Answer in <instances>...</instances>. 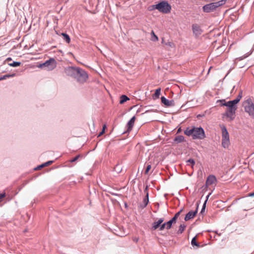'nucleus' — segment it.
Wrapping results in <instances>:
<instances>
[{
	"label": "nucleus",
	"instance_id": "f257e3e1",
	"mask_svg": "<svg viewBox=\"0 0 254 254\" xmlns=\"http://www.w3.org/2000/svg\"><path fill=\"white\" fill-rule=\"evenodd\" d=\"M184 132L188 136H191L193 139H203L205 137L204 131L202 127H188Z\"/></svg>",
	"mask_w": 254,
	"mask_h": 254
},
{
	"label": "nucleus",
	"instance_id": "f03ea898",
	"mask_svg": "<svg viewBox=\"0 0 254 254\" xmlns=\"http://www.w3.org/2000/svg\"><path fill=\"white\" fill-rule=\"evenodd\" d=\"M150 10L157 9L159 12L163 13H169L171 10V5L166 1H162L158 4L151 6Z\"/></svg>",
	"mask_w": 254,
	"mask_h": 254
},
{
	"label": "nucleus",
	"instance_id": "7ed1b4c3",
	"mask_svg": "<svg viewBox=\"0 0 254 254\" xmlns=\"http://www.w3.org/2000/svg\"><path fill=\"white\" fill-rule=\"evenodd\" d=\"M243 105L245 112L248 113L251 117L254 118V104L252 100L248 99L245 101Z\"/></svg>",
	"mask_w": 254,
	"mask_h": 254
},
{
	"label": "nucleus",
	"instance_id": "20e7f679",
	"mask_svg": "<svg viewBox=\"0 0 254 254\" xmlns=\"http://www.w3.org/2000/svg\"><path fill=\"white\" fill-rule=\"evenodd\" d=\"M226 0H221L215 2L210 3L209 4L205 5L203 7V9L204 11L206 12H210L213 11L216 8L224 4Z\"/></svg>",
	"mask_w": 254,
	"mask_h": 254
},
{
	"label": "nucleus",
	"instance_id": "39448f33",
	"mask_svg": "<svg viewBox=\"0 0 254 254\" xmlns=\"http://www.w3.org/2000/svg\"><path fill=\"white\" fill-rule=\"evenodd\" d=\"M222 129V145L223 147L227 148L230 145L229 133L224 126H221Z\"/></svg>",
	"mask_w": 254,
	"mask_h": 254
},
{
	"label": "nucleus",
	"instance_id": "423d86ee",
	"mask_svg": "<svg viewBox=\"0 0 254 254\" xmlns=\"http://www.w3.org/2000/svg\"><path fill=\"white\" fill-rule=\"evenodd\" d=\"M57 66V62L53 58H51L44 63L41 64L40 67H45L48 70H52L54 69Z\"/></svg>",
	"mask_w": 254,
	"mask_h": 254
},
{
	"label": "nucleus",
	"instance_id": "0eeeda50",
	"mask_svg": "<svg viewBox=\"0 0 254 254\" xmlns=\"http://www.w3.org/2000/svg\"><path fill=\"white\" fill-rule=\"evenodd\" d=\"M77 71L78 72L75 78H76L77 81L80 82H85L88 78L87 73L84 70L80 68H78Z\"/></svg>",
	"mask_w": 254,
	"mask_h": 254
},
{
	"label": "nucleus",
	"instance_id": "6e6552de",
	"mask_svg": "<svg viewBox=\"0 0 254 254\" xmlns=\"http://www.w3.org/2000/svg\"><path fill=\"white\" fill-rule=\"evenodd\" d=\"M237 109V107L227 108L225 115L229 119V121H231L234 120Z\"/></svg>",
	"mask_w": 254,
	"mask_h": 254
},
{
	"label": "nucleus",
	"instance_id": "1a4fd4ad",
	"mask_svg": "<svg viewBox=\"0 0 254 254\" xmlns=\"http://www.w3.org/2000/svg\"><path fill=\"white\" fill-rule=\"evenodd\" d=\"M78 68L74 67L68 66L65 68L64 72L66 75L75 78L78 72Z\"/></svg>",
	"mask_w": 254,
	"mask_h": 254
},
{
	"label": "nucleus",
	"instance_id": "9d476101",
	"mask_svg": "<svg viewBox=\"0 0 254 254\" xmlns=\"http://www.w3.org/2000/svg\"><path fill=\"white\" fill-rule=\"evenodd\" d=\"M219 101L221 102H224V103L222 104V106H227L228 108L237 107L236 105L237 104V101H235V100L228 102H225V100H219Z\"/></svg>",
	"mask_w": 254,
	"mask_h": 254
},
{
	"label": "nucleus",
	"instance_id": "9b49d317",
	"mask_svg": "<svg viewBox=\"0 0 254 254\" xmlns=\"http://www.w3.org/2000/svg\"><path fill=\"white\" fill-rule=\"evenodd\" d=\"M192 29L193 33L196 36L200 35L202 33V30L200 28V26L196 24H194L192 25Z\"/></svg>",
	"mask_w": 254,
	"mask_h": 254
},
{
	"label": "nucleus",
	"instance_id": "f8f14e48",
	"mask_svg": "<svg viewBox=\"0 0 254 254\" xmlns=\"http://www.w3.org/2000/svg\"><path fill=\"white\" fill-rule=\"evenodd\" d=\"M216 182V177L214 175H209L206 181V186L209 187Z\"/></svg>",
	"mask_w": 254,
	"mask_h": 254
},
{
	"label": "nucleus",
	"instance_id": "ddd939ff",
	"mask_svg": "<svg viewBox=\"0 0 254 254\" xmlns=\"http://www.w3.org/2000/svg\"><path fill=\"white\" fill-rule=\"evenodd\" d=\"M161 102L166 107H171L174 106V101L173 100H169L167 99L164 97H162L161 98Z\"/></svg>",
	"mask_w": 254,
	"mask_h": 254
},
{
	"label": "nucleus",
	"instance_id": "4468645a",
	"mask_svg": "<svg viewBox=\"0 0 254 254\" xmlns=\"http://www.w3.org/2000/svg\"><path fill=\"white\" fill-rule=\"evenodd\" d=\"M197 210L194 211H190L186 215L185 217V220L186 221H188L192 218H193L197 213Z\"/></svg>",
	"mask_w": 254,
	"mask_h": 254
},
{
	"label": "nucleus",
	"instance_id": "2eb2a0df",
	"mask_svg": "<svg viewBox=\"0 0 254 254\" xmlns=\"http://www.w3.org/2000/svg\"><path fill=\"white\" fill-rule=\"evenodd\" d=\"M164 220V218H160L157 221L154 222L152 224V229L153 230H156L157 228L159 227V226L162 223Z\"/></svg>",
	"mask_w": 254,
	"mask_h": 254
},
{
	"label": "nucleus",
	"instance_id": "dca6fc26",
	"mask_svg": "<svg viewBox=\"0 0 254 254\" xmlns=\"http://www.w3.org/2000/svg\"><path fill=\"white\" fill-rule=\"evenodd\" d=\"M135 120V117H133L127 123V130L130 131L132 129Z\"/></svg>",
	"mask_w": 254,
	"mask_h": 254
},
{
	"label": "nucleus",
	"instance_id": "f3484780",
	"mask_svg": "<svg viewBox=\"0 0 254 254\" xmlns=\"http://www.w3.org/2000/svg\"><path fill=\"white\" fill-rule=\"evenodd\" d=\"M165 48L168 50H171V49L175 48V45L174 43L168 41L165 43Z\"/></svg>",
	"mask_w": 254,
	"mask_h": 254
},
{
	"label": "nucleus",
	"instance_id": "a211bd4d",
	"mask_svg": "<svg viewBox=\"0 0 254 254\" xmlns=\"http://www.w3.org/2000/svg\"><path fill=\"white\" fill-rule=\"evenodd\" d=\"M176 222V221H175V219L172 218L170 221L165 223V225H166V229H170L171 228L172 224L173 223H175Z\"/></svg>",
	"mask_w": 254,
	"mask_h": 254
},
{
	"label": "nucleus",
	"instance_id": "6ab92c4d",
	"mask_svg": "<svg viewBox=\"0 0 254 254\" xmlns=\"http://www.w3.org/2000/svg\"><path fill=\"white\" fill-rule=\"evenodd\" d=\"M161 93V88H159L155 90V93L153 95V98H158Z\"/></svg>",
	"mask_w": 254,
	"mask_h": 254
},
{
	"label": "nucleus",
	"instance_id": "aec40b11",
	"mask_svg": "<svg viewBox=\"0 0 254 254\" xmlns=\"http://www.w3.org/2000/svg\"><path fill=\"white\" fill-rule=\"evenodd\" d=\"M128 100H129V98L126 95H123L120 97V103L123 104L125 102H126Z\"/></svg>",
	"mask_w": 254,
	"mask_h": 254
},
{
	"label": "nucleus",
	"instance_id": "412c9836",
	"mask_svg": "<svg viewBox=\"0 0 254 254\" xmlns=\"http://www.w3.org/2000/svg\"><path fill=\"white\" fill-rule=\"evenodd\" d=\"M187 165L190 166L191 168H193V166L195 165V161L192 159H190L188 160L187 161Z\"/></svg>",
	"mask_w": 254,
	"mask_h": 254
},
{
	"label": "nucleus",
	"instance_id": "4be33fe9",
	"mask_svg": "<svg viewBox=\"0 0 254 254\" xmlns=\"http://www.w3.org/2000/svg\"><path fill=\"white\" fill-rule=\"evenodd\" d=\"M184 137L182 135H178L176 136L175 138V141L177 142L178 143L182 142L184 141Z\"/></svg>",
	"mask_w": 254,
	"mask_h": 254
},
{
	"label": "nucleus",
	"instance_id": "5701e85b",
	"mask_svg": "<svg viewBox=\"0 0 254 254\" xmlns=\"http://www.w3.org/2000/svg\"><path fill=\"white\" fill-rule=\"evenodd\" d=\"M186 227V226L184 224H181L179 226V228L178 231V233L182 234L184 231Z\"/></svg>",
	"mask_w": 254,
	"mask_h": 254
},
{
	"label": "nucleus",
	"instance_id": "b1692460",
	"mask_svg": "<svg viewBox=\"0 0 254 254\" xmlns=\"http://www.w3.org/2000/svg\"><path fill=\"white\" fill-rule=\"evenodd\" d=\"M15 76V73H13L11 74H6L0 78V81L2 80L6 79V78H9V77H12Z\"/></svg>",
	"mask_w": 254,
	"mask_h": 254
},
{
	"label": "nucleus",
	"instance_id": "393cba45",
	"mask_svg": "<svg viewBox=\"0 0 254 254\" xmlns=\"http://www.w3.org/2000/svg\"><path fill=\"white\" fill-rule=\"evenodd\" d=\"M191 244L192 246H195L197 248L199 247L200 246L198 243L196 242V236L194 237L191 240Z\"/></svg>",
	"mask_w": 254,
	"mask_h": 254
},
{
	"label": "nucleus",
	"instance_id": "a878e982",
	"mask_svg": "<svg viewBox=\"0 0 254 254\" xmlns=\"http://www.w3.org/2000/svg\"><path fill=\"white\" fill-rule=\"evenodd\" d=\"M62 35L64 36V40L67 43H69L70 41V37L69 36L65 34V33H63L62 34Z\"/></svg>",
	"mask_w": 254,
	"mask_h": 254
},
{
	"label": "nucleus",
	"instance_id": "bb28decb",
	"mask_svg": "<svg viewBox=\"0 0 254 254\" xmlns=\"http://www.w3.org/2000/svg\"><path fill=\"white\" fill-rule=\"evenodd\" d=\"M149 200H148V193L146 194L145 197L144 198L143 202L144 204V207H146L148 203Z\"/></svg>",
	"mask_w": 254,
	"mask_h": 254
},
{
	"label": "nucleus",
	"instance_id": "cd10ccee",
	"mask_svg": "<svg viewBox=\"0 0 254 254\" xmlns=\"http://www.w3.org/2000/svg\"><path fill=\"white\" fill-rule=\"evenodd\" d=\"M250 55V54H248V55H245L242 57H239V58H236L235 59V63H237L239 61H240L244 59H245L246 58H247V57H248Z\"/></svg>",
	"mask_w": 254,
	"mask_h": 254
},
{
	"label": "nucleus",
	"instance_id": "c85d7f7f",
	"mask_svg": "<svg viewBox=\"0 0 254 254\" xmlns=\"http://www.w3.org/2000/svg\"><path fill=\"white\" fill-rule=\"evenodd\" d=\"M20 64H21V63L20 62H13L12 63L8 64V65L11 66L16 67V66H19L20 65Z\"/></svg>",
	"mask_w": 254,
	"mask_h": 254
},
{
	"label": "nucleus",
	"instance_id": "c756f323",
	"mask_svg": "<svg viewBox=\"0 0 254 254\" xmlns=\"http://www.w3.org/2000/svg\"><path fill=\"white\" fill-rule=\"evenodd\" d=\"M53 163V161H49L48 162H47L43 164L41 166H40L39 168H43L44 167L48 166L50 165L51 164H52Z\"/></svg>",
	"mask_w": 254,
	"mask_h": 254
},
{
	"label": "nucleus",
	"instance_id": "7c9ffc66",
	"mask_svg": "<svg viewBox=\"0 0 254 254\" xmlns=\"http://www.w3.org/2000/svg\"><path fill=\"white\" fill-rule=\"evenodd\" d=\"M242 95H243V92L242 90H241L239 92L238 97H237V98L236 99H235V101H237V103L240 101V100L242 98Z\"/></svg>",
	"mask_w": 254,
	"mask_h": 254
},
{
	"label": "nucleus",
	"instance_id": "2f4dec72",
	"mask_svg": "<svg viewBox=\"0 0 254 254\" xmlns=\"http://www.w3.org/2000/svg\"><path fill=\"white\" fill-rule=\"evenodd\" d=\"M151 35H152V40L153 41H157L158 40V37L155 34L154 31H152Z\"/></svg>",
	"mask_w": 254,
	"mask_h": 254
},
{
	"label": "nucleus",
	"instance_id": "473e14b6",
	"mask_svg": "<svg viewBox=\"0 0 254 254\" xmlns=\"http://www.w3.org/2000/svg\"><path fill=\"white\" fill-rule=\"evenodd\" d=\"M182 211V210H181L180 211H179V212H178L175 215V216L172 218L173 219H175V221H177V218H178V217L180 216L181 212Z\"/></svg>",
	"mask_w": 254,
	"mask_h": 254
},
{
	"label": "nucleus",
	"instance_id": "72a5a7b5",
	"mask_svg": "<svg viewBox=\"0 0 254 254\" xmlns=\"http://www.w3.org/2000/svg\"><path fill=\"white\" fill-rule=\"evenodd\" d=\"M151 165H148L146 167V168L145 169V173L146 174H148V173L149 172V171H150V170L151 169Z\"/></svg>",
	"mask_w": 254,
	"mask_h": 254
},
{
	"label": "nucleus",
	"instance_id": "f704fd0d",
	"mask_svg": "<svg viewBox=\"0 0 254 254\" xmlns=\"http://www.w3.org/2000/svg\"><path fill=\"white\" fill-rule=\"evenodd\" d=\"M160 228H159V230L160 231H162L164 229H166V225H165V223H163L161 225H160Z\"/></svg>",
	"mask_w": 254,
	"mask_h": 254
},
{
	"label": "nucleus",
	"instance_id": "c9c22d12",
	"mask_svg": "<svg viewBox=\"0 0 254 254\" xmlns=\"http://www.w3.org/2000/svg\"><path fill=\"white\" fill-rule=\"evenodd\" d=\"M106 128V125H104V126H103L102 130L101 132H100L99 136L102 135L105 132V130Z\"/></svg>",
	"mask_w": 254,
	"mask_h": 254
},
{
	"label": "nucleus",
	"instance_id": "e433bc0d",
	"mask_svg": "<svg viewBox=\"0 0 254 254\" xmlns=\"http://www.w3.org/2000/svg\"><path fill=\"white\" fill-rule=\"evenodd\" d=\"M79 157H80L79 155H77L74 158H73V159H71L70 161L71 162H74L76 161L79 158Z\"/></svg>",
	"mask_w": 254,
	"mask_h": 254
},
{
	"label": "nucleus",
	"instance_id": "4c0bfd02",
	"mask_svg": "<svg viewBox=\"0 0 254 254\" xmlns=\"http://www.w3.org/2000/svg\"><path fill=\"white\" fill-rule=\"evenodd\" d=\"M206 202H207V199L205 200V201L204 202V203L203 204V207H202L201 211V213H202L203 211L205 210Z\"/></svg>",
	"mask_w": 254,
	"mask_h": 254
},
{
	"label": "nucleus",
	"instance_id": "58836bf2",
	"mask_svg": "<svg viewBox=\"0 0 254 254\" xmlns=\"http://www.w3.org/2000/svg\"><path fill=\"white\" fill-rule=\"evenodd\" d=\"M133 241L135 242H137L138 241V239L137 238H134L133 239Z\"/></svg>",
	"mask_w": 254,
	"mask_h": 254
},
{
	"label": "nucleus",
	"instance_id": "ea45409f",
	"mask_svg": "<svg viewBox=\"0 0 254 254\" xmlns=\"http://www.w3.org/2000/svg\"><path fill=\"white\" fill-rule=\"evenodd\" d=\"M6 61H11V58H7Z\"/></svg>",
	"mask_w": 254,
	"mask_h": 254
}]
</instances>
